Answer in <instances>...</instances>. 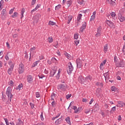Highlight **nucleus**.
I'll return each mask as SVG.
<instances>
[{
  "label": "nucleus",
  "mask_w": 125,
  "mask_h": 125,
  "mask_svg": "<svg viewBox=\"0 0 125 125\" xmlns=\"http://www.w3.org/2000/svg\"><path fill=\"white\" fill-rule=\"evenodd\" d=\"M66 71L68 75H71V74H72V72L74 71V66L72 64V62H69L68 63Z\"/></svg>",
  "instance_id": "obj_1"
},
{
  "label": "nucleus",
  "mask_w": 125,
  "mask_h": 125,
  "mask_svg": "<svg viewBox=\"0 0 125 125\" xmlns=\"http://www.w3.org/2000/svg\"><path fill=\"white\" fill-rule=\"evenodd\" d=\"M25 71V68L24 67V64L22 62L19 64V67L18 68V72L19 74H23Z\"/></svg>",
  "instance_id": "obj_2"
},
{
  "label": "nucleus",
  "mask_w": 125,
  "mask_h": 125,
  "mask_svg": "<svg viewBox=\"0 0 125 125\" xmlns=\"http://www.w3.org/2000/svg\"><path fill=\"white\" fill-rule=\"evenodd\" d=\"M9 64L11 66L10 68H9V69H8L7 72L9 75H11V74H12V71H13V69L14 68V64H13L12 62L11 61L9 62Z\"/></svg>",
  "instance_id": "obj_3"
},
{
  "label": "nucleus",
  "mask_w": 125,
  "mask_h": 125,
  "mask_svg": "<svg viewBox=\"0 0 125 125\" xmlns=\"http://www.w3.org/2000/svg\"><path fill=\"white\" fill-rule=\"evenodd\" d=\"M83 60H81L80 59H77L76 60L77 62V68H79V69L82 68L83 67Z\"/></svg>",
  "instance_id": "obj_4"
},
{
  "label": "nucleus",
  "mask_w": 125,
  "mask_h": 125,
  "mask_svg": "<svg viewBox=\"0 0 125 125\" xmlns=\"http://www.w3.org/2000/svg\"><path fill=\"white\" fill-rule=\"evenodd\" d=\"M12 89L11 87L9 86L6 91V95L8 96V97H9V96H13V95H12Z\"/></svg>",
  "instance_id": "obj_5"
},
{
  "label": "nucleus",
  "mask_w": 125,
  "mask_h": 125,
  "mask_svg": "<svg viewBox=\"0 0 125 125\" xmlns=\"http://www.w3.org/2000/svg\"><path fill=\"white\" fill-rule=\"evenodd\" d=\"M58 88L61 90H66V84L62 83L60 84L59 85H58Z\"/></svg>",
  "instance_id": "obj_6"
},
{
  "label": "nucleus",
  "mask_w": 125,
  "mask_h": 125,
  "mask_svg": "<svg viewBox=\"0 0 125 125\" xmlns=\"http://www.w3.org/2000/svg\"><path fill=\"white\" fill-rule=\"evenodd\" d=\"M5 11H6V9H3L1 11V18L2 20H4L5 18H6V13H5Z\"/></svg>",
  "instance_id": "obj_7"
},
{
  "label": "nucleus",
  "mask_w": 125,
  "mask_h": 125,
  "mask_svg": "<svg viewBox=\"0 0 125 125\" xmlns=\"http://www.w3.org/2000/svg\"><path fill=\"white\" fill-rule=\"evenodd\" d=\"M106 24L110 28H112L113 29L115 28V24H114V23L111 21H106Z\"/></svg>",
  "instance_id": "obj_8"
},
{
  "label": "nucleus",
  "mask_w": 125,
  "mask_h": 125,
  "mask_svg": "<svg viewBox=\"0 0 125 125\" xmlns=\"http://www.w3.org/2000/svg\"><path fill=\"white\" fill-rule=\"evenodd\" d=\"M85 28H86V22H84L83 23L82 26L80 28V33H83V30H84Z\"/></svg>",
  "instance_id": "obj_9"
},
{
  "label": "nucleus",
  "mask_w": 125,
  "mask_h": 125,
  "mask_svg": "<svg viewBox=\"0 0 125 125\" xmlns=\"http://www.w3.org/2000/svg\"><path fill=\"white\" fill-rule=\"evenodd\" d=\"M118 104L116 105L117 107H124L125 106V104L124 102L118 101L117 102Z\"/></svg>",
  "instance_id": "obj_10"
},
{
  "label": "nucleus",
  "mask_w": 125,
  "mask_h": 125,
  "mask_svg": "<svg viewBox=\"0 0 125 125\" xmlns=\"http://www.w3.org/2000/svg\"><path fill=\"white\" fill-rule=\"evenodd\" d=\"M78 81L79 83H83L84 82H85V80H84V78L82 76H80L78 78Z\"/></svg>",
  "instance_id": "obj_11"
},
{
  "label": "nucleus",
  "mask_w": 125,
  "mask_h": 125,
  "mask_svg": "<svg viewBox=\"0 0 125 125\" xmlns=\"http://www.w3.org/2000/svg\"><path fill=\"white\" fill-rule=\"evenodd\" d=\"M35 53H36V48L35 47H33L30 49V58H31V54L33 56Z\"/></svg>",
  "instance_id": "obj_12"
},
{
  "label": "nucleus",
  "mask_w": 125,
  "mask_h": 125,
  "mask_svg": "<svg viewBox=\"0 0 125 125\" xmlns=\"http://www.w3.org/2000/svg\"><path fill=\"white\" fill-rule=\"evenodd\" d=\"M118 18H119L120 22H124V21H125V17L124 16H122V15L121 14L119 15Z\"/></svg>",
  "instance_id": "obj_13"
},
{
  "label": "nucleus",
  "mask_w": 125,
  "mask_h": 125,
  "mask_svg": "<svg viewBox=\"0 0 125 125\" xmlns=\"http://www.w3.org/2000/svg\"><path fill=\"white\" fill-rule=\"evenodd\" d=\"M27 82L29 83H31L33 82V77L31 75L27 76Z\"/></svg>",
  "instance_id": "obj_14"
},
{
  "label": "nucleus",
  "mask_w": 125,
  "mask_h": 125,
  "mask_svg": "<svg viewBox=\"0 0 125 125\" xmlns=\"http://www.w3.org/2000/svg\"><path fill=\"white\" fill-rule=\"evenodd\" d=\"M40 20V18H39V15H36L34 17V23H38L39 22V20Z\"/></svg>",
  "instance_id": "obj_15"
},
{
  "label": "nucleus",
  "mask_w": 125,
  "mask_h": 125,
  "mask_svg": "<svg viewBox=\"0 0 125 125\" xmlns=\"http://www.w3.org/2000/svg\"><path fill=\"white\" fill-rule=\"evenodd\" d=\"M61 122H62V117H61V118H59L58 119H57L55 121V124L57 125H60V124H61Z\"/></svg>",
  "instance_id": "obj_16"
},
{
  "label": "nucleus",
  "mask_w": 125,
  "mask_h": 125,
  "mask_svg": "<svg viewBox=\"0 0 125 125\" xmlns=\"http://www.w3.org/2000/svg\"><path fill=\"white\" fill-rule=\"evenodd\" d=\"M92 77H91V76L90 75H89L86 77L85 79V81H92Z\"/></svg>",
  "instance_id": "obj_17"
},
{
  "label": "nucleus",
  "mask_w": 125,
  "mask_h": 125,
  "mask_svg": "<svg viewBox=\"0 0 125 125\" xmlns=\"http://www.w3.org/2000/svg\"><path fill=\"white\" fill-rule=\"evenodd\" d=\"M56 73V70H51V71L50 72L51 77H53V76H54V75H55Z\"/></svg>",
  "instance_id": "obj_18"
},
{
  "label": "nucleus",
  "mask_w": 125,
  "mask_h": 125,
  "mask_svg": "<svg viewBox=\"0 0 125 125\" xmlns=\"http://www.w3.org/2000/svg\"><path fill=\"white\" fill-rule=\"evenodd\" d=\"M19 122L18 123L16 124V125H23V122L21 120V119L19 118L18 119Z\"/></svg>",
  "instance_id": "obj_19"
},
{
  "label": "nucleus",
  "mask_w": 125,
  "mask_h": 125,
  "mask_svg": "<svg viewBox=\"0 0 125 125\" xmlns=\"http://www.w3.org/2000/svg\"><path fill=\"white\" fill-rule=\"evenodd\" d=\"M96 85H98V86H100L101 87H103V85H104L102 83L97 82V83H96Z\"/></svg>",
  "instance_id": "obj_20"
},
{
  "label": "nucleus",
  "mask_w": 125,
  "mask_h": 125,
  "mask_svg": "<svg viewBox=\"0 0 125 125\" xmlns=\"http://www.w3.org/2000/svg\"><path fill=\"white\" fill-rule=\"evenodd\" d=\"M105 64H106V60H104V61H103V62L101 63L100 66L101 69H102V67H103V66H104V65H105Z\"/></svg>",
  "instance_id": "obj_21"
},
{
  "label": "nucleus",
  "mask_w": 125,
  "mask_h": 125,
  "mask_svg": "<svg viewBox=\"0 0 125 125\" xmlns=\"http://www.w3.org/2000/svg\"><path fill=\"white\" fill-rule=\"evenodd\" d=\"M48 24L49 25H50V26H54L56 25V22H54L53 21H49Z\"/></svg>",
  "instance_id": "obj_22"
},
{
  "label": "nucleus",
  "mask_w": 125,
  "mask_h": 125,
  "mask_svg": "<svg viewBox=\"0 0 125 125\" xmlns=\"http://www.w3.org/2000/svg\"><path fill=\"white\" fill-rule=\"evenodd\" d=\"M56 96L55 93H52V95L51 96V100L54 101V99L55 98V97Z\"/></svg>",
  "instance_id": "obj_23"
},
{
  "label": "nucleus",
  "mask_w": 125,
  "mask_h": 125,
  "mask_svg": "<svg viewBox=\"0 0 125 125\" xmlns=\"http://www.w3.org/2000/svg\"><path fill=\"white\" fill-rule=\"evenodd\" d=\"M64 55L67 57V59H71V55L68 54L67 52L64 53Z\"/></svg>",
  "instance_id": "obj_24"
},
{
  "label": "nucleus",
  "mask_w": 125,
  "mask_h": 125,
  "mask_svg": "<svg viewBox=\"0 0 125 125\" xmlns=\"http://www.w3.org/2000/svg\"><path fill=\"white\" fill-rule=\"evenodd\" d=\"M104 50L105 52L108 51V44H107L104 45Z\"/></svg>",
  "instance_id": "obj_25"
},
{
  "label": "nucleus",
  "mask_w": 125,
  "mask_h": 125,
  "mask_svg": "<svg viewBox=\"0 0 125 125\" xmlns=\"http://www.w3.org/2000/svg\"><path fill=\"white\" fill-rule=\"evenodd\" d=\"M19 14L17 12H15L12 15V18H15L16 17H17V16H18Z\"/></svg>",
  "instance_id": "obj_26"
},
{
  "label": "nucleus",
  "mask_w": 125,
  "mask_h": 125,
  "mask_svg": "<svg viewBox=\"0 0 125 125\" xmlns=\"http://www.w3.org/2000/svg\"><path fill=\"white\" fill-rule=\"evenodd\" d=\"M82 16H83V15H82V14H80L78 17H77V21L80 22V21H81V19H82Z\"/></svg>",
  "instance_id": "obj_27"
},
{
  "label": "nucleus",
  "mask_w": 125,
  "mask_h": 125,
  "mask_svg": "<svg viewBox=\"0 0 125 125\" xmlns=\"http://www.w3.org/2000/svg\"><path fill=\"white\" fill-rule=\"evenodd\" d=\"M39 62H40L39 61H37L35 62H34L33 64V65H32V67H33V68L34 67H36V66H37L38 65V63H39Z\"/></svg>",
  "instance_id": "obj_28"
},
{
  "label": "nucleus",
  "mask_w": 125,
  "mask_h": 125,
  "mask_svg": "<svg viewBox=\"0 0 125 125\" xmlns=\"http://www.w3.org/2000/svg\"><path fill=\"white\" fill-rule=\"evenodd\" d=\"M21 18H23V17L24 16V13L25 12V8H23L21 11Z\"/></svg>",
  "instance_id": "obj_29"
},
{
  "label": "nucleus",
  "mask_w": 125,
  "mask_h": 125,
  "mask_svg": "<svg viewBox=\"0 0 125 125\" xmlns=\"http://www.w3.org/2000/svg\"><path fill=\"white\" fill-rule=\"evenodd\" d=\"M66 4L69 7V6L72 4V0H70L66 2Z\"/></svg>",
  "instance_id": "obj_30"
},
{
  "label": "nucleus",
  "mask_w": 125,
  "mask_h": 125,
  "mask_svg": "<svg viewBox=\"0 0 125 125\" xmlns=\"http://www.w3.org/2000/svg\"><path fill=\"white\" fill-rule=\"evenodd\" d=\"M74 39H75V40H78L79 39V34L75 33L74 34Z\"/></svg>",
  "instance_id": "obj_31"
},
{
  "label": "nucleus",
  "mask_w": 125,
  "mask_h": 125,
  "mask_svg": "<svg viewBox=\"0 0 125 125\" xmlns=\"http://www.w3.org/2000/svg\"><path fill=\"white\" fill-rule=\"evenodd\" d=\"M72 19H73V17H72V16L68 17L67 24H70V22H71V21L72 20Z\"/></svg>",
  "instance_id": "obj_32"
},
{
  "label": "nucleus",
  "mask_w": 125,
  "mask_h": 125,
  "mask_svg": "<svg viewBox=\"0 0 125 125\" xmlns=\"http://www.w3.org/2000/svg\"><path fill=\"white\" fill-rule=\"evenodd\" d=\"M112 18H113V19H115V18L116 19L117 17H116V14H115V13L114 12H112L111 13V14Z\"/></svg>",
  "instance_id": "obj_33"
},
{
  "label": "nucleus",
  "mask_w": 125,
  "mask_h": 125,
  "mask_svg": "<svg viewBox=\"0 0 125 125\" xmlns=\"http://www.w3.org/2000/svg\"><path fill=\"white\" fill-rule=\"evenodd\" d=\"M51 62H52L53 63H56V62H57V60H56L55 58H52L51 60Z\"/></svg>",
  "instance_id": "obj_34"
},
{
  "label": "nucleus",
  "mask_w": 125,
  "mask_h": 125,
  "mask_svg": "<svg viewBox=\"0 0 125 125\" xmlns=\"http://www.w3.org/2000/svg\"><path fill=\"white\" fill-rule=\"evenodd\" d=\"M12 97H13V96H10L8 97V101L7 102V103L8 102L9 103H10V102H11V99H12Z\"/></svg>",
  "instance_id": "obj_35"
},
{
  "label": "nucleus",
  "mask_w": 125,
  "mask_h": 125,
  "mask_svg": "<svg viewBox=\"0 0 125 125\" xmlns=\"http://www.w3.org/2000/svg\"><path fill=\"white\" fill-rule=\"evenodd\" d=\"M82 107H78V108L74 111V113L75 114H77L78 112H80V111H82Z\"/></svg>",
  "instance_id": "obj_36"
},
{
  "label": "nucleus",
  "mask_w": 125,
  "mask_h": 125,
  "mask_svg": "<svg viewBox=\"0 0 125 125\" xmlns=\"http://www.w3.org/2000/svg\"><path fill=\"white\" fill-rule=\"evenodd\" d=\"M77 2L79 4H81V5H82V4H83V0H78Z\"/></svg>",
  "instance_id": "obj_37"
},
{
  "label": "nucleus",
  "mask_w": 125,
  "mask_h": 125,
  "mask_svg": "<svg viewBox=\"0 0 125 125\" xmlns=\"http://www.w3.org/2000/svg\"><path fill=\"white\" fill-rule=\"evenodd\" d=\"M48 40L49 42H50V43H51V42H53V39L52 38V37H49Z\"/></svg>",
  "instance_id": "obj_38"
},
{
  "label": "nucleus",
  "mask_w": 125,
  "mask_h": 125,
  "mask_svg": "<svg viewBox=\"0 0 125 125\" xmlns=\"http://www.w3.org/2000/svg\"><path fill=\"white\" fill-rule=\"evenodd\" d=\"M107 2H108L109 4H113V3H115V1H112V0H107Z\"/></svg>",
  "instance_id": "obj_39"
},
{
  "label": "nucleus",
  "mask_w": 125,
  "mask_h": 125,
  "mask_svg": "<svg viewBox=\"0 0 125 125\" xmlns=\"http://www.w3.org/2000/svg\"><path fill=\"white\" fill-rule=\"evenodd\" d=\"M60 8H61V5L60 4L58 5L55 7L56 10H58L59 9H60Z\"/></svg>",
  "instance_id": "obj_40"
},
{
  "label": "nucleus",
  "mask_w": 125,
  "mask_h": 125,
  "mask_svg": "<svg viewBox=\"0 0 125 125\" xmlns=\"http://www.w3.org/2000/svg\"><path fill=\"white\" fill-rule=\"evenodd\" d=\"M61 114H58V115H57L56 117H53L52 120V121H54L55 119H58L59 117L60 116Z\"/></svg>",
  "instance_id": "obj_41"
},
{
  "label": "nucleus",
  "mask_w": 125,
  "mask_h": 125,
  "mask_svg": "<svg viewBox=\"0 0 125 125\" xmlns=\"http://www.w3.org/2000/svg\"><path fill=\"white\" fill-rule=\"evenodd\" d=\"M65 121H66V122H67V124H70V123H71V122L70 121V117H67L65 119Z\"/></svg>",
  "instance_id": "obj_42"
},
{
  "label": "nucleus",
  "mask_w": 125,
  "mask_h": 125,
  "mask_svg": "<svg viewBox=\"0 0 125 125\" xmlns=\"http://www.w3.org/2000/svg\"><path fill=\"white\" fill-rule=\"evenodd\" d=\"M3 119L6 123V125H10V124L8 123V120H7V118H3Z\"/></svg>",
  "instance_id": "obj_43"
},
{
  "label": "nucleus",
  "mask_w": 125,
  "mask_h": 125,
  "mask_svg": "<svg viewBox=\"0 0 125 125\" xmlns=\"http://www.w3.org/2000/svg\"><path fill=\"white\" fill-rule=\"evenodd\" d=\"M94 19H95V16L92 15L91 16L90 21H93V20H94Z\"/></svg>",
  "instance_id": "obj_44"
},
{
  "label": "nucleus",
  "mask_w": 125,
  "mask_h": 125,
  "mask_svg": "<svg viewBox=\"0 0 125 125\" xmlns=\"http://www.w3.org/2000/svg\"><path fill=\"white\" fill-rule=\"evenodd\" d=\"M40 92H37L36 93V97H37V98H39V97H40Z\"/></svg>",
  "instance_id": "obj_45"
},
{
  "label": "nucleus",
  "mask_w": 125,
  "mask_h": 125,
  "mask_svg": "<svg viewBox=\"0 0 125 125\" xmlns=\"http://www.w3.org/2000/svg\"><path fill=\"white\" fill-rule=\"evenodd\" d=\"M30 105L32 109H34V108H35V104H34L30 103Z\"/></svg>",
  "instance_id": "obj_46"
},
{
  "label": "nucleus",
  "mask_w": 125,
  "mask_h": 125,
  "mask_svg": "<svg viewBox=\"0 0 125 125\" xmlns=\"http://www.w3.org/2000/svg\"><path fill=\"white\" fill-rule=\"evenodd\" d=\"M111 91H116V88L115 86H113L111 87Z\"/></svg>",
  "instance_id": "obj_47"
},
{
  "label": "nucleus",
  "mask_w": 125,
  "mask_h": 125,
  "mask_svg": "<svg viewBox=\"0 0 125 125\" xmlns=\"http://www.w3.org/2000/svg\"><path fill=\"white\" fill-rule=\"evenodd\" d=\"M41 118L42 121H43V120H44V119H43V113L42 112L41 114Z\"/></svg>",
  "instance_id": "obj_48"
},
{
  "label": "nucleus",
  "mask_w": 125,
  "mask_h": 125,
  "mask_svg": "<svg viewBox=\"0 0 125 125\" xmlns=\"http://www.w3.org/2000/svg\"><path fill=\"white\" fill-rule=\"evenodd\" d=\"M122 51H123V52L124 54H125V44H124V45L123 46V48Z\"/></svg>",
  "instance_id": "obj_49"
},
{
  "label": "nucleus",
  "mask_w": 125,
  "mask_h": 125,
  "mask_svg": "<svg viewBox=\"0 0 125 125\" xmlns=\"http://www.w3.org/2000/svg\"><path fill=\"white\" fill-rule=\"evenodd\" d=\"M101 36V33L99 32H97V34H96V37L97 38H98V37H100Z\"/></svg>",
  "instance_id": "obj_50"
},
{
  "label": "nucleus",
  "mask_w": 125,
  "mask_h": 125,
  "mask_svg": "<svg viewBox=\"0 0 125 125\" xmlns=\"http://www.w3.org/2000/svg\"><path fill=\"white\" fill-rule=\"evenodd\" d=\"M89 112H90V109H86L84 111V113H85V114H88Z\"/></svg>",
  "instance_id": "obj_51"
},
{
  "label": "nucleus",
  "mask_w": 125,
  "mask_h": 125,
  "mask_svg": "<svg viewBox=\"0 0 125 125\" xmlns=\"http://www.w3.org/2000/svg\"><path fill=\"white\" fill-rule=\"evenodd\" d=\"M74 42H75L76 45H78V44H79V43H80V41H79V40L75 41Z\"/></svg>",
  "instance_id": "obj_52"
},
{
  "label": "nucleus",
  "mask_w": 125,
  "mask_h": 125,
  "mask_svg": "<svg viewBox=\"0 0 125 125\" xmlns=\"http://www.w3.org/2000/svg\"><path fill=\"white\" fill-rule=\"evenodd\" d=\"M23 87V85H22V84H21V85H19L18 86L17 89H19V90H20V89H21V87Z\"/></svg>",
  "instance_id": "obj_53"
},
{
  "label": "nucleus",
  "mask_w": 125,
  "mask_h": 125,
  "mask_svg": "<svg viewBox=\"0 0 125 125\" xmlns=\"http://www.w3.org/2000/svg\"><path fill=\"white\" fill-rule=\"evenodd\" d=\"M97 33H101V27H99L97 29Z\"/></svg>",
  "instance_id": "obj_54"
},
{
  "label": "nucleus",
  "mask_w": 125,
  "mask_h": 125,
  "mask_svg": "<svg viewBox=\"0 0 125 125\" xmlns=\"http://www.w3.org/2000/svg\"><path fill=\"white\" fill-rule=\"evenodd\" d=\"M13 11H14V8L11 9L9 11V14H12L13 13Z\"/></svg>",
  "instance_id": "obj_55"
},
{
  "label": "nucleus",
  "mask_w": 125,
  "mask_h": 125,
  "mask_svg": "<svg viewBox=\"0 0 125 125\" xmlns=\"http://www.w3.org/2000/svg\"><path fill=\"white\" fill-rule=\"evenodd\" d=\"M71 96H72V94H70V95H67L66 96V99H69V98H70Z\"/></svg>",
  "instance_id": "obj_56"
},
{
  "label": "nucleus",
  "mask_w": 125,
  "mask_h": 125,
  "mask_svg": "<svg viewBox=\"0 0 125 125\" xmlns=\"http://www.w3.org/2000/svg\"><path fill=\"white\" fill-rule=\"evenodd\" d=\"M36 1H37V0H32L31 2L32 5H34L36 3Z\"/></svg>",
  "instance_id": "obj_57"
},
{
  "label": "nucleus",
  "mask_w": 125,
  "mask_h": 125,
  "mask_svg": "<svg viewBox=\"0 0 125 125\" xmlns=\"http://www.w3.org/2000/svg\"><path fill=\"white\" fill-rule=\"evenodd\" d=\"M8 53L7 54V55L5 56V59L6 60H9V57H8Z\"/></svg>",
  "instance_id": "obj_58"
},
{
  "label": "nucleus",
  "mask_w": 125,
  "mask_h": 125,
  "mask_svg": "<svg viewBox=\"0 0 125 125\" xmlns=\"http://www.w3.org/2000/svg\"><path fill=\"white\" fill-rule=\"evenodd\" d=\"M83 102H84L85 103H86L87 102V100L86 99L83 98L82 100Z\"/></svg>",
  "instance_id": "obj_59"
},
{
  "label": "nucleus",
  "mask_w": 125,
  "mask_h": 125,
  "mask_svg": "<svg viewBox=\"0 0 125 125\" xmlns=\"http://www.w3.org/2000/svg\"><path fill=\"white\" fill-rule=\"evenodd\" d=\"M111 111L115 112V111H116V106H113L111 109Z\"/></svg>",
  "instance_id": "obj_60"
},
{
  "label": "nucleus",
  "mask_w": 125,
  "mask_h": 125,
  "mask_svg": "<svg viewBox=\"0 0 125 125\" xmlns=\"http://www.w3.org/2000/svg\"><path fill=\"white\" fill-rule=\"evenodd\" d=\"M6 45H7V47H8V48H10V45H9V43H8V42H6Z\"/></svg>",
  "instance_id": "obj_61"
},
{
  "label": "nucleus",
  "mask_w": 125,
  "mask_h": 125,
  "mask_svg": "<svg viewBox=\"0 0 125 125\" xmlns=\"http://www.w3.org/2000/svg\"><path fill=\"white\" fill-rule=\"evenodd\" d=\"M3 2H4V1L3 0H1L0 1V6H1V5H2V4H3Z\"/></svg>",
  "instance_id": "obj_62"
},
{
  "label": "nucleus",
  "mask_w": 125,
  "mask_h": 125,
  "mask_svg": "<svg viewBox=\"0 0 125 125\" xmlns=\"http://www.w3.org/2000/svg\"><path fill=\"white\" fill-rule=\"evenodd\" d=\"M118 121H122V116H121V115L118 116Z\"/></svg>",
  "instance_id": "obj_63"
},
{
  "label": "nucleus",
  "mask_w": 125,
  "mask_h": 125,
  "mask_svg": "<svg viewBox=\"0 0 125 125\" xmlns=\"http://www.w3.org/2000/svg\"><path fill=\"white\" fill-rule=\"evenodd\" d=\"M44 74H48V70L45 69L44 71Z\"/></svg>",
  "instance_id": "obj_64"
}]
</instances>
